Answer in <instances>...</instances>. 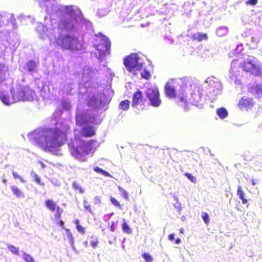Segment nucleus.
<instances>
[{
	"instance_id": "obj_1",
	"label": "nucleus",
	"mask_w": 262,
	"mask_h": 262,
	"mask_svg": "<svg viewBox=\"0 0 262 262\" xmlns=\"http://www.w3.org/2000/svg\"><path fill=\"white\" fill-rule=\"evenodd\" d=\"M68 125L62 129L55 128H39L29 134V138L43 149L56 155H59L61 146L66 141L64 131L68 129Z\"/></svg>"
},
{
	"instance_id": "obj_2",
	"label": "nucleus",
	"mask_w": 262,
	"mask_h": 262,
	"mask_svg": "<svg viewBox=\"0 0 262 262\" xmlns=\"http://www.w3.org/2000/svg\"><path fill=\"white\" fill-rule=\"evenodd\" d=\"M93 72L89 68L85 67L83 69V78L79 84V93L84 94L90 93L87 99L88 105L95 110H104L105 111L108 108V105L112 98L107 96L102 92H96L97 84L92 82V77Z\"/></svg>"
},
{
	"instance_id": "obj_3",
	"label": "nucleus",
	"mask_w": 262,
	"mask_h": 262,
	"mask_svg": "<svg viewBox=\"0 0 262 262\" xmlns=\"http://www.w3.org/2000/svg\"><path fill=\"white\" fill-rule=\"evenodd\" d=\"M60 10L63 13L59 21V29L78 32L84 27L88 31L92 30V23L84 18L81 10L78 8L72 6H63Z\"/></svg>"
},
{
	"instance_id": "obj_4",
	"label": "nucleus",
	"mask_w": 262,
	"mask_h": 262,
	"mask_svg": "<svg viewBox=\"0 0 262 262\" xmlns=\"http://www.w3.org/2000/svg\"><path fill=\"white\" fill-rule=\"evenodd\" d=\"M62 30L64 29H59V24L57 28L55 27L52 28L45 27L42 24H39L36 28V31L40 39H45L48 38L50 40L54 39L58 46L67 50L78 51L82 49L83 43L81 41L75 36L62 34L60 32Z\"/></svg>"
},
{
	"instance_id": "obj_5",
	"label": "nucleus",
	"mask_w": 262,
	"mask_h": 262,
	"mask_svg": "<svg viewBox=\"0 0 262 262\" xmlns=\"http://www.w3.org/2000/svg\"><path fill=\"white\" fill-rule=\"evenodd\" d=\"M195 84L193 80L190 77L172 80L171 82H167L165 86V92L166 95L169 98H173L177 93L179 95L180 93L182 96L179 98L178 104L179 106L184 107L185 110L187 108V100L184 96L185 90L188 89H195Z\"/></svg>"
},
{
	"instance_id": "obj_6",
	"label": "nucleus",
	"mask_w": 262,
	"mask_h": 262,
	"mask_svg": "<svg viewBox=\"0 0 262 262\" xmlns=\"http://www.w3.org/2000/svg\"><path fill=\"white\" fill-rule=\"evenodd\" d=\"M95 141L75 139L68 143V146L71 155L77 159H81L88 155L92 149Z\"/></svg>"
},
{
	"instance_id": "obj_7",
	"label": "nucleus",
	"mask_w": 262,
	"mask_h": 262,
	"mask_svg": "<svg viewBox=\"0 0 262 262\" xmlns=\"http://www.w3.org/2000/svg\"><path fill=\"white\" fill-rule=\"evenodd\" d=\"M75 118L76 124L79 126L84 125L89 123L99 124L101 122L97 112L91 111L81 112L78 110L76 112Z\"/></svg>"
},
{
	"instance_id": "obj_8",
	"label": "nucleus",
	"mask_w": 262,
	"mask_h": 262,
	"mask_svg": "<svg viewBox=\"0 0 262 262\" xmlns=\"http://www.w3.org/2000/svg\"><path fill=\"white\" fill-rule=\"evenodd\" d=\"M99 43L96 45L97 52L95 53V55L99 61H102L106 55L110 54L111 43L107 37L101 33H99Z\"/></svg>"
},
{
	"instance_id": "obj_9",
	"label": "nucleus",
	"mask_w": 262,
	"mask_h": 262,
	"mask_svg": "<svg viewBox=\"0 0 262 262\" xmlns=\"http://www.w3.org/2000/svg\"><path fill=\"white\" fill-rule=\"evenodd\" d=\"M243 70L262 78V65L254 57L250 56L244 60L242 66Z\"/></svg>"
},
{
	"instance_id": "obj_10",
	"label": "nucleus",
	"mask_w": 262,
	"mask_h": 262,
	"mask_svg": "<svg viewBox=\"0 0 262 262\" xmlns=\"http://www.w3.org/2000/svg\"><path fill=\"white\" fill-rule=\"evenodd\" d=\"M139 55L136 53H132L126 56L123 60V63L127 70L134 72L140 71L142 68V63L139 62Z\"/></svg>"
},
{
	"instance_id": "obj_11",
	"label": "nucleus",
	"mask_w": 262,
	"mask_h": 262,
	"mask_svg": "<svg viewBox=\"0 0 262 262\" xmlns=\"http://www.w3.org/2000/svg\"><path fill=\"white\" fill-rule=\"evenodd\" d=\"M145 95L151 106L157 107L160 105L161 100L160 98L159 90L156 86L151 85L147 88Z\"/></svg>"
},
{
	"instance_id": "obj_12",
	"label": "nucleus",
	"mask_w": 262,
	"mask_h": 262,
	"mask_svg": "<svg viewBox=\"0 0 262 262\" xmlns=\"http://www.w3.org/2000/svg\"><path fill=\"white\" fill-rule=\"evenodd\" d=\"M32 92L29 87L21 85L17 89L16 93H13L12 90L11 91L14 101H29L32 98Z\"/></svg>"
},
{
	"instance_id": "obj_13",
	"label": "nucleus",
	"mask_w": 262,
	"mask_h": 262,
	"mask_svg": "<svg viewBox=\"0 0 262 262\" xmlns=\"http://www.w3.org/2000/svg\"><path fill=\"white\" fill-rule=\"evenodd\" d=\"M205 82L212 89L210 92V98L214 100L221 94L222 85L216 78L212 77L207 78Z\"/></svg>"
},
{
	"instance_id": "obj_14",
	"label": "nucleus",
	"mask_w": 262,
	"mask_h": 262,
	"mask_svg": "<svg viewBox=\"0 0 262 262\" xmlns=\"http://www.w3.org/2000/svg\"><path fill=\"white\" fill-rule=\"evenodd\" d=\"M248 92L257 98L262 96V82H253L249 84Z\"/></svg>"
},
{
	"instance_id": "obj_15",
	"label": "nucleus",
	"mask_w": 262,
	"mask_h": 262,
	"mask_svg": "<svg viewBox=\"0 0 262 262\" xmlns=\"http://www.w3.org/2000/svg\"><path fill=\"white\" fill-rule=\"evenodd\" d=\"M238 105L241 110H248L253 107L254 102L252 99L244 96L239 101Z\"/></svg>"
},
{
	"instance_id": "obj_16",
	"label": "nucleus",
	"mask_w": 262,
	"mask_h": 262,
	"mask_svg": "<svg viewBox=\"0 0 262 262\" xmlns=\"http://www.w3.org/2000/svg\"><path fill=\"white\" fill-rule=\"evenodd\" d=\"M38 63L35 60L31 59L27 61L23 66V69L29 74L33 75L34 72H37Z\"/></svg>"
},
{
	"instance_id": "obj_17",
	"label": "nucleus",
	"mask_w": 262,
	"mask_h": 262,
	"mask_svg": "<svg viewBox=\"0 0 262 262\" xmlns=\"http://www.w3.org/2000/svg\"><path fill=\"white\" fill-rule=\"evenodd\" d=\"M143 100V94L142 92L138 90L133 95L132 106L134 107H137V106L142 102Z\"/></svg>"
},
{
	"instance_id": "obj_18",
	"label": "nucleus",
	"mask_w": 262,
	"mask_h": 262,
	"mask_svg": "<svg viewBox=\"0 0 262 262\" xmlns=\"http://www.w3.org/2000/svg\"><path fill=\"white\" fill-rule=\"evenodd\" d=\"M40 95L43 99H50L52 96V92L49 86L47 84L42 83Z\"/></svg>"
},
{
	"instance_id": "obj_19",
	"label": "nucleus",
	"mask_w": 262,
	"mask_h": 262,
	"mask_svg": "<svg viewBox=\"0 0 262 262\" xmlns=\"http://www.w3.org/2000/svg\"><path fill=\"white\" fill-rule=\"evenodd\" d=\"M82 136L85 137H92L95 135V130L94 127L91 126H84L81 131Z\"/></svg>"
},
{
	"instance_id": "obj_20",
	"label": "nucleus",
	"mask_w": 262,
	"mask_h": 262,
	"mask_svg": "<svg viewBox=\"0 0 262 262\" xmlns=\"http://www.w3.org/2000/svg\"><path fill=\"white\" fill-rule=\"evenodd\" d=\"M191 38L193 40L201 41L203 40H207L208 39V36L206 33L198 32L192 34L191 36Z\"/></svg>"
},
{
	"instance_id": "obj_21",
	"label": "nucleus",
	"mask_w": 262,
	"mask_h": 262,
	"mask_svg": "<svg viewBox=\"0 0 262 262\" xmlns=\"http://www.w3.org/2000/svg\"><path fill=\"white\" fill-rule=\"evenodd\" d=\"M228 28L226 26L220 27L216 30V35L220 37L226 35L228 33Z\"/></svg>"
},
{
	"instance_id": "obj_22",
	"label": "nucleus",
	"mask_w": 262,
	"mask_h": 262,
	"mask_svg": "<svg viewBox=\"0 0 262 262\" xmlns=\"http://www.w3.org/2000/svg\"><path fill=\"white\" fill-rule=\"evenodd\" d=\"M10 188L14 195L17 198H22L25 197V195L23 192H21L19 188L16 186H11Z\"/></svg>"
},
{
	"instance_id": "obj_23",
	"label": "nucleus",
	"mask_w": 262,
	"mask_h": 262,
	"mask_svg": "<svg viewBox=\"0 0 262 262\" xmlns=\"http://www.w3.org/2000/svg\"><path fill=\"white\" fill-rule=\"evenodd\" d=\"M237 195L239 198L242 201V203L244 204L248 202V200L245 198L246 194L242 189V186L238 185L237 187Z\"/></svg>"
},
{
	"instance_id": "obj_24",
	"label": "nucleus",
	"mask_w": 262,
	"mask_h": 262,
	"mask_svg": "<svg viewBox=\"0 0 262 262\" xmlns=\"http://www.w3.org/2000/svg\"><path fill=\"white\" fill-rule=\"evenodd\" d=\"M197 91V93L194 91L191 93V98L193 101L192 103L195 105H196L201 99V96L199 93V90Z\"/></svg>"
},
{
	"instance_id": "obj_25",
	"label": "nucleus",
	"mask_w": 262,
	"mask_h": 262,
	"mask_svg": "<svg viewBox=\"0 0 262 262\" xmlns=\"http://www.w3.org/2000/svg\"><path fill=\"white\" fill-rule=\"evenodd\" d=\"M216 114L220 118L224 119L227 117L228 113L225 108L221 107L216 110Z\"/></svg>"
},
{
	"instance_id": "obj_26",
	"label": "nucleus",
	"mask_w": 262,
	"mask_h": 262,
	"mask_svg": "<svg viewBox=\"0 0 262 262\" xmlns=\"http://www.w3.org/2000/svg\"><path fill=\"white\" fill-rule=\"evenodd\" d=\"M45 205L46 207L52 211H54L55 209L57 208L56 204L52 200H48L46 201Z\"/></svg>"
},
{
	"instance_id": "obj_27",
	"label": "nucleus",
	"mask_w": 262,
	"mask_h": 262,
	"mask_svg": "<svg viewBox=\"0 0 262 262\" xmlns=\"http://www.w3.org/2000/svg\"><path fill=\"white\" fill-rule=\"evenodd\" d=\"M129 101L125 100L121 101L119 105V108L124 111H126L129 107Z\"/></svg>"
},
{
	"instance_id": "obj_28",
	"label": "nucleus",
	"mask_w": 262,
	"mask_h": 262,
	"mask_svg": "<svg viewBox=\"0 0 262 262\" xmlns=\"http://www.w3.org/2000/svg\"><path fill=\"white\" fill-rule=\"evenodd\" d=\"M67 231V236L69 239V242L70 244L71 247H72V249L74 250H75V247L74 245V238L73 237V235L70 232V230L66 229Z\"/></svg>"
},
{
	"instance_id": "obj_29",
	"label": "nucleus",
	"mask_w": 262,
	"mask_h": 262,
	"mask_svg": "<svg viewBox=\"0 0 262 262\" xmlns=\"http://www.w3.org/2000/svg\"><path fill=\"white\" fill-rule=\"evenodd\" d=\"M108 13V10L106 8L98 9L97 11V15L99 17H102L106 15Z\"/></svg>"
},
{
	"instance_id": "obj_30",
	"label": "nucleus",
	"mask_w": 262,
	"mask_h": 262,
	"mask_svg": "<svg viewBox=\"0 0 262 262\" xmlns=\"http://www.w3.org/2000/svg\"><path fill=\"white\" fill-rule=\"evenodd\" d=\"M7 247H8V250L10 251H11L12 253H13L15 255H19L18 248H17V247L14 246L13 245H12L10 244H8L7 245Z\"/></svg>"
},
{
	"instance_id": "obj_31",
	"label": "nucleus",
	"mask_w": 262,
	"mask_h": 262,
	"mask_svg": "<svg viewBox=\"0 0 262 262\" xmlns=\"http://www.w3.org/2000/svg\"><path fill=\"white\" fill-rule=\"evenodd\" d=\"M0 100L6 105H9L10 104L9 97L8 96L2 94H0Z\"/></svg>"
},
{
	"instance_id": "obj_32",
	"label": "nucleus",
	"mask_w": 262,
	"mask_h": 262,
	"mask_svg": "<svg viewBox=\"0 0 262 262\" xmlns=\"http://www.w3.org/2000/svg\"><path fill=\"white\" fill-rule=\"evenodd\" d=\"M23 258L26 262H35L34 258L30 254L26 253L25 252H23Z\"/></svg>"
},
{
	"instance_id": "obj_33",
	"label": "nucleus",
	"mask_w": 262,
	"mask_h": 262,
	"mask_svg": "<svg viewBox=\"0 0 262 262\" xmlns=\"http://www.w3.org/2000/svg\"><path fill=\"white\" fill-rule=\"evenodd\" d=\"M229 81L230 82H234L236 84H239L240 81L237 80V78L232 74L231 72L229 71Z\"/></svg>"
},
{
	"instance_id": "obj_34",
	"label": "nucleus",
	"mask_w": 262,
	"mask_h": 262,
	"mask_svg": "<svg viewBox=\"0 0 262 262\" xmlns=\"http://www.w3.org/2000/svg\"><path fill=\"white\" fill-rule=\"evenodd\" d=\"M72 186L74 190H78L81 194L84 193V190L76 182L73 183Z\"/></svg>"
},
{
	"instance_id": "obj_35",
	"label": "nucleus",
	"mask_w": 262,
	"mask_h": 262,
	"mask_svg": "<svg viewBox=\"0 0 262 262\" xmlns=\"http://www.w3.org/2000/svg\"><path fill=\"white\" fill-rule=\"evenodd\" d=\"M93 169L95 172L99 173H101L102 175H103L104 176H110L108 172L104 171L102 168H101L98 166L95 167Z\"/></svg>"
},
{
	"instance_id": "obj_36",
	"label": "nucleus",
	"mask_w": 262,
	"mask_h": 262,
	"mask_svg": "<svg viewBox=\"0 0 262 262\" xmlns=\"http://www.w3.org/2000/svg\"><path fill=\"white\" fill-rule=\"evenodd\" d=\"M141 76L142 78H144L146 80H148L150 78L151 75L150 74L149 71L147 69H145L141 73Z\"/></svg>"
},
{
	"instance_id": "obj_37",
	"label": "nucleus",
	"mask_w": 262,
	"mask_h": 262,
	"mask_svg": "<svg viewBox=\"0 0 262 262\" xmlns=\"http://www.w3.org/2000/svg\"><path fill=\"white\" fill-rule=\"evenodd\" d=\"M118 189L119 190L120 192H121L122 196L124 197V198L126 200H128L129 199L128 192L120 186L118 187Z\"/></svg>"
},
{
	"instance_id": "obj_38",
	"label": "nucleus",
	"mask_w": 262,
	"mask_h": 262,
	"mask_svg": "<svg viewBox=\"0 0 262 262\" xmlns=\"http://www.w3.org/2000/svg\"><path fill=\"white\" fill-rule=\"evenodd\" d=\"M201 217L206 224H208L210 222L209 216L207 213L203 212Z\"/></svg>"
},
{
	"instance_id": "obj_39",
	"label": "nucleus",
	"mask_w": 262,
	"mask_h": 262,
	"mask_svg": "<svg viewBox=\"0 0 262 262\" xmlns=\"http://www.w3.org/2000/svg\"><path fill=\"white\" fill-rule=\"evenodd\" d=\"M142 257L146 262H152V258L151 256L147 253H144L142 254Z\"/></svg>"
},
{
	"instance_id": "obj_40",
	"label": "nucleus",
	"mask_w": 262,
	"mask_h": 262,
	"mask_svg": "<svg viewBox=\"0 0 262 262\" xmlns=\"http://www.w3.org/2000/svg\"><path fill=\"white\" fill-rule=\"evenodd\" d=\"M122 230L124 232L127 233L131 232V230L129 226L125 222H124V223L122 224Z\"/></svg>"
},
{
	"instance_id": "obj_41",
	"label": "nucleus",
	"mask_w": 262,
	"mask_h": 262,
	"mask_svg": "<svg viewBox=\"0 0 262 262\" xmlns=\"http://www.w3.org/2000/svg\"><path fill=\"white\" fill-rule=\"evenodd\" d=\"M243 46L242 44H239L237 45L235 50H234V54H241L243 50Z\"/></svg>"
},
{
	"instance_id": "obj_42",
	"label": "nucleus",
	"mask_w": 262,
	"mask_h": 262,
	"mask_svg": "<svg viewBox=\"0 0 262 262\" xmlns=\"http://www.w3.org/2000/svg\"><path fill=\"white\" fill-rule=\"evenodd\" d=\"M63 212V209L59 206H57L56 212L55 214V217L56 219H59L61 217V213Z\"/></svg>"
},
{
	"instance_id": "obj_43",
	"label": "nucleus",
	"mask_w": 262,
	"mask_h": 262,
	"mask_svg": "<svg viewBox=\"0 0 262 262\" xmlns=\"http://www.w3.org/2000/svg\"><path fill=\"white\" fill-rule=\"evenodd\" d=\"M184 175L192 182L195 183L196 182V178L191 173H185Z\"/></svg>"
},
{
	"instance_id": "obj_44",
	"label": "nucleus",
	"mask_w": 262,
	"mask_h": 262,
	"mask_svg": "<svg viewBox=\"0 0 262 262\" xmlns=\"http://www.w3.org/2000/svg\"><path fill=\"white\" fill-rule=\"evenodd\" d=\"M111 203L117 207H120V204L119 203V202L115 198L111 197Z\"/></svg>"
},
{
	"instance_id": "obj_45",
	"label": "nucleus",
	"mask_w": 262,
	"mask_h": 262,
	"mask_svg": "<svg viewBox=\"0 0 262 262\" xmlns=\"http://www.w3.org/2000/svg\"><path fill=\"white\" fill-rule=\"evenodd\" d=\"M257 0H248L246 2V4L248 5L254 6L257 3Z\"/></svg>"
},
{
	"instance_id": "obj_46",
	"label": "nucleus",
	"mask_w": 262,
	"mask_h": 262,
	"mask_svg": "<svg viewBox=\"0 0 262 262\" xmlns=\"http://www.w3.org/2000/svg\"><path fill=\"white\" fill-rule=\"evenodd\" d=\"M76 229L79 232L82 234H84L85 232L84 228L80 225H77Z\"/></svg>"
},
{
	"instance_id": "obj_47",
	"label": "nucleus",
	"mask_w": 262,
	"mask_h": 262,
	"mask_svg": "<svg viewBox=\"0 0 262 262\" xmlns=\"http://www.w3.org/2000/svg\"><path fill=\"white\" fill-rule=\"evenodd\" d=\"M113 214H114V213L112 212L108 214H106V215H104V216H103L104 221L106 222L108 220H109L110 219V218L113 215Z\"/></svg>"
},
{
	"instance_id": "obj_48",
	"label": "nucleus",
	"mask_w": 262,
	"mask_h": 262,
	"mask_svg": "<svg viewBox=\"0 0 262 262\" xmlns=\"http://www.w3.org/2000/svg\"><path fill=\"white\" fill-rule=\"evenodd\" d=\"M34 179H35V181H36V182L41 185H43V184H41V180L39 178V177H38V176L36 174V173H34Z\"/></svg>"
},
{
	"instance_id": "obj_49",
	"label": "nucleus",
	"mask_w": 262,
	"mask_h": 262,
	"mask_svg": "<svg viewBox=\"0 0 262 262\" xmlns=\"http://www.w3.org/2000/svg\"><path fill=\"white\" fill-rule=\"evenodd\" d=\"M84 207L88 211H89L91 214L93 213V210H92L91 206L85 204H84Z\"/></svg>"
},
{
	"instance_id": "obj_50",
	"label": "nucleus",
	"mask_w": 262,
	"mask_h": 262,
	"mask_svg": "<svg viewBox=\"0 0 262 262\" xmlns=\"http://www.w3.org/2000/svg\"><path fill=\"white\" fill-rule=\"evenodd\" d=\"M98 244V242L97 241H92L91 242V245L93 247V248H95Z\"/></svg>"
},
{
	"instance_id": "obj_51",
	"label": "nucleus",
	"mask_w": 262,
	"mask_h": 262,
	"mask_svg": "<svg viewBox=\"0 0 262 262\" xmlns=\"http://www.w3.org/2000/svg\"><path fill=\"white\" fill-rule=\"evenodd\" d=\"M10 19L13 25H14L16 23V20L14 17L13 14H10Z\"/></svg>"
},
{
	"instance_id": "obj_52",
	"label": "nucleus",
	"mask_w": 262,
	"mask_h": 262,
	"mask_svg": "<svg viewBox=\"0 0 262 262\" xmlns=\"http://www.w3.org/2000/svg\"><path fill=\"white\" fill-rule=\"evenodd\" d=\"M100 202V200L99 196H96L94 198V203L95 204H99Z\"/></svg>"
},
{
	"instance_id": "obj_53",
	"label": "nucleus",
	"mask_w": 262,
	"mask_h": 262,
	"mask_svg": "<svg viewBox=\"0 0 262 262\" xmlns=\"http://www.w3.org/2000/svg\"><path fill=\"white\" fill-rule=\"evenodd\" d=\"M12 174L14 179H18L20 178V176L16 172L13 171Z\"/></svg>"
},
{
	"instance_id": "obj_54",
	"label": "nucleus",
	"mask_w": 262,
	"mask_h": 262,
	"mask_svg": "<svg viewBox=\"0 0 262 262\" xmlns=\"http://www.w3.org/2000/svg\"><path fill=\"white\" fill-rule=\"evenodd\" d=\"M115 222H112V223H111V227H110V230L112 232H114V230H115Z\"/></svg>"
},
{
	"instance_id": "obj_55",
	"label": "nucleus",
	"mask_w": 262,
	"mask_h": 262,
	"mask_svg": "<svg viewBox=\"0 0 262 262\" xmlns=\"http://www.w3.org/2000/svg\"><path fill=\"white\" fill-rule=\"evenodd\" d=\"M168 239L169 240L172 241L174 240V234H170L168 235Z\"/></svg>"
},
{
	"instance_id": "obj_56",
	"label": "nucleus",
	"mask_w": 262,
	"mask_h": 262,
	"mask_svg": "<svg viewBox=\"0 0 262 262\" xmlns=\"http://www.w3.org/2000/svg\"><path fill=\"white\" fill-rule=\"evenodd\" d=\"M58 225L60 226L63 229L64 228V222L62 220H60L58 223Z\"/></svg>"
},
{
	"instance_id": "obj_57",
	"label": "nucleus",
	"mask_w": 262,
	"mask_h": 262,
	"mask_svg": "<svg viewBox=\"0 0 262 262\" xmlns=\"http://www.w3.org/2000/svg\"><path fill=\"white\" fill-rule=\"evenodd\" d=\"M62 105H63V107L67 110L69 109L70 107L69 103H66L64 102H63Z\"/></svg>"
},
{
	"instance_id": "obj_58",
	"label": "nucleus",
	"mask_w": 262,
	"mask_h": 262,
	"mask_svg": "<svg viewBox=\"0 0 262 262\" xmlns=\"http://www.w3.org/2000/svg\"><path fill=\"white\" fill-rule=\"evenodd\" d=\"M181 242V239L180 238H178L175 241V243L176 244H179Z\"/></svg>"
},
{
	"instance_id": "obj_59",
	"label": "nucleus",
	"mask_w": 262,
	"mask_h": 262,
	"mask_svg": "<svg viewBox=\"0 0 262 262\" xmlns=\"http://www.w3.org/2000/svg\"><path fill=\"white\" fill-rule=\"evenodd\" d=\"M2 18H3V15L0 14V28H1L2 26H1V23L2 21Z\"/></svg>"
},
{
	"instance_id": "obj_60",
	"label": "nucleus",
	"mask_w": 262,
	"mask_h": 262,
	"mask_svg": "<svg viewBox=\"0 0 262 262\" xmlns=\"http://www.w3.org/2000/svg\"><path fill=\"white\" fill-rule=\"evenodd\" d=\"M99 227L100 228H102V231L103 232V234H104L105 233V228H103V227L102 228L101 225H100Z\"/></svg>"
},
{
	"instance_id": "obj_61",
	"label": "nucleus",
	"mask_w": 262,
	"mask_h": 262,
	"mask_svg": "<svg viewBox=\"0 0 262 262\" xmlns=\"http://www.w3.org/2000/svg\"><path fill=\"white\" fill-rule=\"evenodd\" d=\"M18 179L20 180V181L22 183H25V182H26V181L23 179V178L22 177H20V178H18Z\"/></svg>"
},
{
	"instance_id": "obj_62",
	"label": "nucleus",
	"mask_w": 262,
	"mask_h": 262,
	"mask_svg": "<svg viewBox=\"0 0 262 262\" xmlns=\"http://www.w3.org/2000/svg\"><path fill=\"white\" fill-rule=\"evenodd\" d=\"M79 220H76L75 221V224H76V225H79Z\"/></svg>"
},
{
	"instance_id": "obj_63",
	"label": "nucleus",
	"mask_w": 262,
	"mask_h": 262,
	"mask_svg": "<svg viewBox=\"0 0 262 262\" xmlns=\"http://www.w3.org/2000/svg\"><path fill=\"white\" fill-rule=\"evenodd\" d=\"M3 182L5 184H6L7 183V180L6 179H4L3 180Z\"/></svg>"
},
{
	"instance_id": "obj_64",
	"label": "nucleus",
	"mask_w": 262,
	"mask_h": 262,
	"mask_svg": "<svg viewBox=\"0 0 262 262\" xmlns=\"http://www.w3.org/2000/svg\"><path fill=\"white\" fill-rule=\"evenodd\" d=\"M259 156H262V151H259Z\"/></svg>"
}]
</instances>
